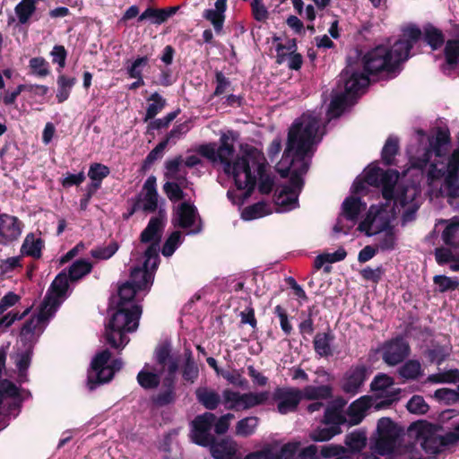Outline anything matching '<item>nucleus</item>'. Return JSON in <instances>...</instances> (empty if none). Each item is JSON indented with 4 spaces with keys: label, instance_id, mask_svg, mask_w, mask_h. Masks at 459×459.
I'll list each match as a JSON object with an SVG mask.
<instances>
[{
    "label": "nucleus",
    "instance_id": "nucleus-19",
    "mask_svg": "<svg viewBox=\"0 0 459 459\" xmlns=\"http://www.w3.org/2000/svg\"><path fill=\"white\" fill-rule=\"evenodd\" d=\"M158 204V193L156 189V178L149 177L144 182L142 192L134 204V211L154 212Z\"/></svg>",
    "mask_w": 459,
    "mask_h": 459
},
{
    "label": "nucleus",
    "instance_id": "nucleus-57",
    "mask_svg": "<svg viewBox=\"0 0 459 459\" xmlns=\"http://www.w3.org/2000/svg\"><path fill=\"white\" fill-rule=\"evenodd\" d=\"M425 40L433 48H438L444 42V37L440 30L434 27L425 29Z\"/></svg>",
    "mask_w": 459,
    "mask_h": 459
},
{
    "label": "nucleus",
    "instance_id": "nucleus-8",
    "mask_svg": "<svg viewBox=\"0 0 459 459\" xmlns=\"http://www.w3.org/2000/svg\"><path fill=\"white\" fill-rule=\"evenodd\" d=\"M154 357L156 366L151 367L146 364L138 373L137 380L143 388H154L160 383V374L167 372V382L171 385L175 379V375L178 368V359L170 354V350L167 345H161L155 351Z\"/></svg>",
    "mask_w": 459,
    "mask_h": 459
},
{
    "label": "nucleus",
    "instance_id": "nucleus-42",
    "mask_svg": "<svg viewBox=\"0 0 459 459\" xmlns=\"http://www.w3.org/2000/svg\"><path fill=\"white\" fill-rule=\"evenodd\" d=\"M269 213H271V210L266 204L257 203L245 208L241 213V217L245 221H251L264 217Z\"/></svg>",
    "mask_w": 459,
    "mask_h": 459
},
{
    "label": "nucleus",
    "instance_id": "nucleus-2",
    "mask_svg": "<svg viewBox=\"0 0 459 459\" xmlns=\"http://www.w3.org/2000/svg\"><path fill=\"white\" fill-rule=\"evenodd\" d=\"M318 131L319 115L316 112L303 114L289 131L287 147L276 165L281 177L290 175L289 184L281 186L275 195L281 212L298 207V196L303 186L301 176L308 169L313 145L320 141Z\"/></svg>",
    "mask_w": 459,
    "mask_h": 459
},
{
    "label": "nucleus",
    "instance_id": "nucleus-1",
    "mask_svg": "<svg viewBox=\"0 0 459 459\" xmlns=\"http://www.w3.org/2000/svg\"><path fill=\"white\" fill-rule=\"evenodd\" d=\"M399 174L390 169L383 171L376 165H370L364 171V178L357 179L352 185V191L360 194L366 189V185L380 186L385 200V204L370 206L366 217L359 223L358 230L367 236H374L386 230L392 226L396 214L402 212L404 221L414 218L420 207V190L415 184L398 186Z\"/></svg>",
    "mask_w": 459,
    "mask_h": 459
},
{
    "label": "nucleus",
    "instance_id": "nucleus-59",
    "mask_svg": "<svg viewBox=\"0 0 459 459\" xmlns=\"http://www.w3.org/2000/svg\"><path fill=\"white\" fill-rule=\"evenodd\" d=\"M407 409L410 412L415 414H423L428 411L429 406L425 403L423 397L420 395H414L408 402Z\"/></svg>",
    "mask_w": 459,
    "mask_h": 459
},
{
    "label": "nucleus",
    "instance_id": "nucleus-33",
    "mask_svg": "<svg viewBox=\"0 0 459 459\" xmlns=\"http://www.w3.org/2000/svg\"><path fill=\"white\" fill-rule=\"evenodd\" d=\"M198 402L208 410H214L221 403V395L207 387H199L195 391Z\"/></svg>",
    "mask_w": 459,
    "mask_h": 459
},
{
    "label": "nucleus",
    "instance_id": "nucleus-49",
    "mask_svg": "<svg viewBox=\"0 0 459 459\" xmlns=\"http://www.w3.org/2000/svg\"><path fill=\"white\" fill-rule=\"evenodd\" d=\"M170 13L167 12L165 9H154V8H147L138 18L140 22L153 19V22L157 24H160L164 22L169 17Z\"/></svg>",
    "mask_w": 459,
    "mask_h": 459
},
{
    "label": "nucleus",
    "instance_id": "nucleus-26",
    "mask_svg": "<svg viewBox=\"0 0 459 459\" xmlns=\"http://www.w3.org/2000/svg\"><path fill=\"white\" fill-rule=\"evenodd\" d=\"M278 401V411L281 414H287L296 410L301 401V392L296 388H281L275 393Z\"/></svg>",
    "mask_w": 459,
    "mask_h": 459
},
{
    "label": "nucleus",
    "instance_id": "nucleus-46",
    "mask_svg": "<svg viewBox=\"0 0 459 459\" xmlns=\"http://www.w3.org/2000/svg\"><path fill=\"white\" fill-rule=\"evenodd\" d=\"M399 375L405 379H415L422 375L421 365L418 360H409L398 370Z\"/></svg>",
    "mask_w": 459,
    "mask_h": 459
},
{
    "label": "nucleus",
    "instance_id": "nucleus-23",
    "mask_svg": "<svg viewBox=\"0 0 459 459\" xmlns=\"http://www.w3.org/2000/svg\"><path fill=\"white\" fill-rule=\"evenodd\" d=\"M435 231L440 232L445 245L454 248L459 247V218L437 221Z\"/></svg>",
    "mask_w": 459,
    "mask_h": 459
},
{
    "label": "nucleus",
    "instance_id": "nucleus-18",
    "mask_svg": "<svg viewBox=\"0 0 459 459\" xmlns=\"http://www.w3.org/2000/svg\"><path fill=\"white\" fill-rule=\"evenodd\" d=\"M371 390L378 398H383V403L389 405L397 400L400 389L394 387L393 377L386 374L377 375L370 384Z\"/></svg>",
    "mask_w": 459,
    "mask_h": 459
},
{
    "label": "nucleus",
    "instance_id": "nucleus-6",
    "mask_svg": "<svg viewBox=\"0 0 459 459\" xmlns=\"http://www.w3.org/2000/svg\"><path fill=\"white\" fill-rule=\"evenodd\" d=\"M340 82L343 83L344 92L333 97L327 111L328 119L339 117L350 104H352L353 99L363 92L369 80L365 73L358 71L357 65L350 64L341 74Z\"/></svg>",
    "mask_w": 459,
    "mask_h": 459
},
{
    "label": "nucleus",
    "instance_id": "nucleus-32",
    "mask_svg": "<svg viewBox=\"0 0 459 459\" xmlns=\"http://www.w3.org/2000/svg\"><path fill=\"white\" fill-rule=\"evenodd\" d=\"M273 451V459H300L299 453L300 443L289 442L282 446H279L277 443L270 444Z\"/></svg>",
    "mask_w": 459,
    "mask_h": 459
},
{
    "label": "nucleus",
    "instance_id": "nucleus-44",
    "mask_svg": "<svg viewBox=\"0 0 459 459\" xmlns=\"http://www.w3.org/2000/svg\"><path fill=\"white\" fill-rule=\"evenodd\" d=\"M341 431L340 427L325 424L310 434L311 439L317 442H324L331 439Z\"/></svg>",
    "mask_w": 459,
    "mask_h": 459
},
{
    "label": "nucleus",
    "instance_id": "nucleus-5",
    "mask_svg": "<svg viewBox=\"0 0 459 459\" xmlns=\"http://www.w3.org/2000/svg\"><path fill=\"white\" fill-rule=\"evenodd\" d=\"M421 36L420 30L416 26H408L403 30V38L396 41L390 49L386 46H378L370 50L363 58L365 72L377 74L379 72H393L410 55L414 43Z\"/></svg>",
    "mask_w": 459,
    "mask_h": 459
},
{
    "label": "nucleus",
    "instance_id": "nucleus-15",
    "mask_svg": "<svg viewBox=\"0 0 459 459\" xmlns=\"http://www.w3.org/2000/svg\"><path fill=\"white\" fill-rule=\"evenodd\" d=\"M215 419L213 413L205 412L193 420L191 439L194 443L202 446H208L214 441V437L210 431Z\"/></svg>",
    "mask_w": 459,
    "mask_h": 459
},
{
    "label": "nucleus",
    "instance_id": "nucleus-53",
    "mask_svg": "<svg viewBox=\"0 0 459 459\" xmlns=\"http://www.w3.org/2000/svg\"><path fill=\"white\" fill-rule=\"evenodd\" d=\"M433 397L446 404L455 403L459 401V394L457 390L450 388H439L435 391Z\"/></svg>",
    "mask_w": 459,
    "mask_h": 459
},
{
    "label": "nucleus",
    "instance_id": "nucleus-27",
    "mask_svg": "<svg viewBox=\"0 0 459 459\" xmlns=\"http://www.w3.org/2000/svg\"><path fill=\"white\" fill-rule=\"evenodd\" d=\"M373 405V398L364 395L352 402L348 407L345 414L349 426L359 424L366 416L367 411Z\"/></svg>",
    "mask_w": 459,
    "mask_h": 459
},
{
    "label": "nucleus",
    "instance_id": "nucleus-58",
    "mask_svg": "<svg viewBox=\"0 0 459 459\" xmlns=\"http://www.w3.org/2000/svg\"><path fill=\"white\" fill-rule=\"evenodd\" d=\"M398 150V142L395 138L387 139L382 150V159L386 164H390Z\"/></svg>",
    "mask_w": 459,
    "mask_h": 459
},
{
    "label": "nucleus",
    "instance_id": "nucleus-20",
    "mask_svg": "<svg viewBox=\"0 0 459 459\" xmlns=\"http://www.w3.org/2000/svg\"><path fill=\"white\" fill-rule=\"evenodd\" d=\"M166 224V212L160 211L159 215L152 217L147 227L143 230L141 234V241L143 243H151L148 247H152L156 245L158 251L160 250V240L162 236V232Z\"/></svg>",
    "mask_w": 459,
    "mask_h": 459
},
{
    "label": "nucleus",
    "instance_id": "nucleus-51",
    "mask_svg": "<svg viewBox=\"0 0 459 459\" xmlns=\"http://www.w3.org/2000/svg\"><path fill=\"white\" fill-rule=\"evenodd\" d=\"M142 290H138L134 284L130 281H127L122 284L118 290L119 302L118 304H125L126 306H130L128 304L131 301L138 291Z\"/></svg>",
    "mask_w": 459,
    "mask_h": 459
},
{
    "label": "nucleus",
    "instance_id": "nucleus-7",
    "mask_svg": "<svg viewBox=\"0 0 459 459\" xmlns=\"http://www.w3.org/2000/svg\"><path fill=\"white\" fill-rule=\"evenodd\" d=\"M141 314L142 308L139 306L117 304V311L106 327L107 342L114 348H124L129 342L126 333L137 329Z\"/></svg>",
    "mask_w": 459,
    "mask_h": 459
},
{
    "label": "nucleus",
    "instance_id": "nucleus-24",
    "mask_svg": "<svg viewBox=\"0 0 459 459\" xmlns=\"http://www.w3.org/2000/svg\"><path fill=\"white\" fill-rule=\"evenodd\" d=\"M68 290V276L65 273H60L51 284L50 290L45 297L43 302L48 299L49 309L56 311L58 307L64 301L66 291Z\"/></svg>",
    "mask_w": 459,
    "mask_h": 459
},
{
    "label": "nucleus",
    "instance_id": "nucleus-61",
    "mask_svg": "<svg viewBox=\"0 0 459 459\" xmlns=\"http://www.w3.org/2000/svg\"><path fill=\"white\" fill-rule=\"evenodd\" d=\"M380 235L379 247L382 249H392L395 244V234L393 226H390L386 230H383Z\"/></svg>",
    "mask_w": 459,
    "mask_h": 459
},
{
    "label": "nucleus",
    "instance_id": "nucleus-55",
    "mask_svg": "<svg viewBox=\"0 0 459 459\" xmlns=\"http://www.w3.org/2000/svg\"><path fill=\"white\" fill-rule=\"evenodd\" d=\"M118 247L116 243H110L105 247H98L91 251V255L96 260H107L115 255Z\"/></svg>",
    "mask_w": 459,
    "mask_h": 459
},
{
    "label": "nucleus",
    "instance_id": "nucleus-34",
    "mask_svg": "<svg viewBox=\"0 0 459 459\" xmlns=\"http://www.w3.org/2000/svg\"><path fill=\"white\" fill-rule=\"evenodd\" d=\"M435 258L438 264H449L453 272H459V252L454 254L448 247H437L435 250Z\"/></svg>",
    "mask_w": 459,
    "mask_h": 459
},
{
    "label": "nucleus",
    "instance_id": "nucleus-60",
    "mask_svg": "<svg viewBox=\"0 0 459 459\" xmlns=\"http://www.w3.org/2000/svg\"><path fill=\"white\" fill-rule=\"evenodd\" d=\"M21 267V259L19 256L9 257L3 260L0 264V274L3 277H8L15 269Z\"/></svg>",
    "mask_w": 459,
    "mask_h": 459
},
{
    "label": "nucleus",
    "instance_id": "nucleus-29",
    "mask_svg": "<svg viewBox=\"0 0 459 459\" xmlns=\"http://www.w3.org/2000/svg\"><path fill=\"white\" fill-rule=\"evenodd\" d=\"M209 446L214 459H238L234 456L238 451V445L230 438L222 439L216 443L212 441Z\"/></svg>",
    "mask_w": 459,
    "mask_h": 459
},
{
    "label": "nucleus",
    "instance_id": "nucleus-50",
    "mask_svg": "<svg viewBox=\"0 0 459 459\" xmlns=\"http://www.w3.org/2000/svg\"><path fill=\"white\" fill-rule=\"evenodd\" d=\"M182 241L183 237L180 231L172 232L163 245L162 255L167 257L171 256Z\"/></svg>",
    "mask_w": 459,
    "mask_h": 459
},
{
    "label": "nucleus",
    "instance_id": "nucleus-14",
    "mask_svg": "<svg viewBox=\"0 0 459 459\" xmlns=\"http://www.w3.org/2000/svg\"><path fill=\"white\" fill-rule=\"evenodd\" d=\"M50 299L47 302H42L39 313L23 325L21 331V338L22 341L33 342L43 333L49 319L56 313L55 310L49 309V303H48Z\"/></svg>",
    "mask_w": 459,
    "mask_h": 459
},
{
    "label": "nucleus",
    "instance_id": "nucleus-21",
    "mask_svg": "<svg viewBox=\"0 0 459 459\" xmlns=\"http://www.w3.org/2000/svg\"><path fill=\"white\" fill-rule=\"evenodd\" d=\"M408 343L401 338L394 339L385 343L382 350L384 361L389 366H395L409 355Z\"/></svg>",
    "mask_w": 459,
    "mask_h": 459
},
{
    "label": "nucleus",
    "instance_id": "nucleus-40",
    "mask_svg": "<svg viewBox=\"0 0 459 459\" xmlns=\"http://www.w3.org/2000/svg\"><path fill=\"white\" fill-rule=\"evenodd\" d=\"M76 82V79L66 77L65 75H59L57 78V91L56 100L58 103H63L68 100L72 88Z\"/></svg>",
    "mask_w": 459,
    "mask_h": 459
},
{
    "label": "nucleus",
    "instance_id": "nucleus-12",
    "mask_svg": "<svg viewBox=\"0 0 459 459\" xmlns=\"http://www.w3.org/2000/svg\"><path fill=\"white\" fill-rule=\"evenodd\" d=\"M400 429L389 418H381L377 421V437L372 448L381 455L391 454L395 448Z\"/></svg>",
    "mask_w": 459,
    "mask_h": 459
},
{
    "label": "nucleus",
    "instance_id": "nucleus-43",
    "mask_svg": "<svg viewBox=\"0 0 459 459\" xmlns=\"http://www.w3.org/2000/svg\"><path fill=\"white\" fill-rule=\"evenodd\" d=\"M91 264L84 259L75 261L69 268V279L77 281L91 273Z\"/></svg>",
    "mask_w": 459,
    "mask_h": 459
},
{
    "label": "nucleus",
    "instance_id": "nucleus-63",
    "mask_svg": "<svg viewBox=\"0 0 459 459\" xmlns=\"http://www.w3.org/2000/svg\"><path fill=\"white\" fill-rule=\"evenodd\" d=\"M163 188L166 195L171 201L177 202L185 198L183 191L178 183L167 182Z\"/></svg>",
    "mask_w": 459,
    "mask_h": 459
},
{
    "label": "nucleus",
    "instance_id": "nucleus-16",
    "mask_svg": "<svg viewBox=\"0 0 459 459\" xmlns=\"http://www.w3.org/2000/svg\"><path fill=\"white\" fill-rule=\"evenodd\" d=\"M368 377V368L363 365L351 367L342 376L340 385L342 390L351 395L358 394Z\"/></svg>",
    "mask_w": 459,
    "mask_h": 459
},
{
    "label": "nucleus",
    "instance_id": "nucleus-47",
    "mask_svg": "<svg viewBox=\"0 0 459 459\" xmlns=\"http://www.w3.org/2000/svg\"><path fill=\"white\" fill-rule=\"evenodd\" d=\"M35 4V1L22 0V2L16 5L15 13L21 23L27 22V21L32 15L36 8Z\"/></svg>",
    "mask_w": 459,
    "mask_h": 459
},
{
    "label": "nucleus",
    "instance_id": "nucleus-4",
    "mask_svg": "<svg viewBox=\"0 0 459 459\" xmlns=\"http://www.w3.org/2000/svg\"><path fill=\"white\" fill-rule=\"evenodd\" d=\"M235 140V134L228 132L221 136L219 147L214 143L204 144L199 147L198 152L212 162L221 163L223 171L233 178L238 190L243 191L238 196L239 200L233 202L240 204L254 190L257 177L263 171L264 159L257 150L251 149L241 157L232 160Z\"/></svg>",
    "mask_w": 459,
    "mask_h": 459
},
{
    "label": "nucleus",
    "instance_id": "nucleus-10",
    "mask_svg": "<svg viewBox=\"0 0 459 459\" xmlns=\"http://www.w3.org/2000/svg\"><path fill=\"white\" fill-rule=\"evenodd\" d=\"M110 352L105 350L93 358L88 377L91 389L93 388V383L102 384L110 381L115 373L121 369L123 362L117 359L110 360Z\"/></svg>",
    "mask_w": 459,
    "mask_h": 459
},
{
    "label": "nucleus",
    "instance_id": "nucleus-37",
    "mask_svg": "<svg viewBox=\"0 0 459 459\" xmlns=\"http://www.w3.org/2000/svg\"><path fill=\"white\" fill-rule=\"evenodd\" d=\"M258 424L259 419L257 417H246L237 422L235 434L243 437L252 436L255 432Z\"/></svg>",
    "mask_w": 459,
    "mask_h": 459
},
{
    "label": "nucleus",
    "instance_id": "nucleus-30",
    "mask_svg": "<svg viewBox=\"0 0 459 459\" xmlns=\"http://www.w3.org/2000/svg\"><path fill=\"white\" fill-rule=\"evenodd\" d=\"M344 404L345 401L340 398L327 406L325 412V423L338 427L341 424L347 423L346 414H343L341 411Z\"/></svg>",
    "mask_w": 459,
    "mask_h": 459
},
{
    "label": "nucleus",
    "instance_id": "nucleus-28",
    "mask_svg": "<svg viewBox=\"0 0 459 459\" xmlns=\"http://www.w3.org/2000/svg\"><path fill=\"white\" fill-rule=\"evenodd\" d=\"M226 10L227 0H216L213 8L204 11L203 17L212 24L217 34L222 32Z\"/></svg>",
    "mask_w": 459,
    "mask_h": 459
},
{
    "label": "nucleus",
    "instance_id": "nucleus-22",
    "mask_svg": "<svg viewBox=\"0 0 459 459\" xmlns=\"http://www.w3.org/2000/svg\"><path fill=\"white\" fill-rule=\"evenodd\" d=\"M365 208L366 204L362 203L359 198L353 196L346 198L342 204V215L333 227V230L335 232L347 233L348 230H345L344 226L342 225V220L345 219L353 224L359 213ZM349 228L350 226H347V229Z\"/></svg>",
    "mask_w": 459,
    "mask_h": 459
},
{
    "label": "nucleus",
    "instance_id": "nucleus-56",
    "mask_svg": "<svg viewBox=\"0 0 459 459\" xmlns=\"http://www.w3.org/2000/svg\"><path fill=\"white\" fill-rule=\"evenodd\" d=\"M446 59L449 65L459 63V39L448 40L445 48Z\"/></svg>",
    "mask_w": 459,
    "mask_h": 459
},
{
    "label": "nucleus",
    "instance_id": "nucleus-48",
    "mask_svg": "<svg viewBox=\"0 0 459 459\" xmlns=\"http://www.w3.org/2000/svg\"><path fill=\"white\" fill-rule=\"evenodd\" d=\"M149 105L146 110L145 121L153 118L165 107V100L158 93H153L149 99Z\"/></svg>",
    "mask_w": 459,
    "mask_h": 459
},
{
    "label": "nucleus",
    "instance_id": "nucleus-25",
    "mask_svg": "<svg viewBox=\"0 0 459 459\" xmlns=\"http://www.w3.org/2000/svg\"><path fill=\"white\" fill-rule=\"evenodd\" d=\"M22 231V223L7 214L0 215V243L7 244L17 239Z\"/></svg>",
    "mask_w": 459,
    "mask_h": 459
},
{
    "label": "nucleus",
    "instance_id": "nucleus-54",
    "mask_svg": "<svg viewBox=\"0 0 459 459\" xmlns=\"http://www.w3.org/2000/svg\"><path fill=\"white\" fill-rule=\"evenodd\" d=\"M433 281L440 292L454 290L459 286V281L456 278L446 275H436Z\"/></svg>",
    "mask_w": 459,
    "mask_h": 459
},
{
    "label": "nucleus",
    "instance_id": "nucleus-41",
    "mask_svg": "<svg viewBox=\"0 0 459 459\" xmlns=\"http://www.w3.org/2000/svg\"><path fill=\"white\" fill-rule=\"evenodd\" d=\"M184 380L194 383L199 375L198 367L192 358V352L188 350L185 351V365L182 371Z\"/></svg>",
    "mask_w": 459,
    "mask_h": 459
},
{
    "label": "nucleus",
    "instance_id": "nucleus-13",
    "mask_svg": "<svg viewBox=\"0 0 459 459\" xmlns=\"http://www.w3.org/2000/svg\"><path fill=\"white\" fill-rule=\"evenodd\" d=\"M222 397L227 409L241 411L264 403L268 399L269 394L267 392L240 394L226 389L222 393Z\"/></svg>",
    "mask_w": 459,
    "mask_h": 459
},
{
    "label": "nucleus",
    "instance_id": "nucleus-36",
    "mask_svg": "<svg viewBox=\"0 0 459 459\" xmlns=\"http://www.w3.org/2000/svg\"><path fill=\"white\" fill-rule=\"evenodd\" d=\"M300 392L302 399L318 400L332 397L333 389L330 385H307L300 390Z\"/></svg>",
    "mask_w": 459,
    "mask_h": 459
},
{
    "label": "nucleus",
    "instance_id": "nucleus-52",
    "mask_svg": "<svg viewBox=\"0 0 459 459\" xmlns=\"http://www.w3.org/2000/svg\"><path fill=\"white\" fill-rule=\"evenodd\" d=\"M367 437L364 432L354 431L346 437L345 444L352 451H359L366 446Z\"/></svg>",
    "mask_w": 459,
    "mask_h": 459
},
{
    "label": "nucleus",
    "instance_id": "nucleus-11",
    "mask_svg": "<svg viewBox=\"0 0 459 459\" xmlns=\"http://www.w3.org/2000/svg\"><path fill=\"white\" fill-rule=\"evenodd\" d=\"M158 264V247L154 245L145 250L144 262L141 266L134 267L132 270L129 281L134 284L138 290H150Z\"/></svg>",
    "mask_w": 459,
    "mask_h": 459
},
{
    "label": "nucleus",
    "instance_id": "nucleus-35",
    "mask_svg": "<svg viewBox=\"0 0 459 459\" xmlns=\"http://www.w3.org/2000/svg\"><path fill=\"white\" fill-rule=\"evenodd\" d=\"M275 50L277 53V63H285L288 57L297 50L296 41L294 39H286L283 41L280 38H273Z\"/></svg>",
    "mask_w": 459,
    "mask_h": 459
},
{
    "label": "nucleus",
    "instance_id": "nucleus-3",
    "mask_svg": "<svg viewBox=\"0 0 459 459\" xmlns=\"http://www.w3.org/2000/svg\"><path fill=\"white\" fill-rule=\"evenodd\" d=\"M417 139L421 148L411 146L408 155L411 168L425 169L429 185L434 188L435 181L443 178L439 195L451 200L459 197V147L451 155L446 157L449 147V134L438 130L432 138L427 137L422 131L417 132Z\"/></svg>",
    "mask_w": 459,
    "mask_h": 459
},
{
    "label": "nucleus",
    "instance_id": "nucleus-39",
    "mask_svg": "<svg viewBox=\"0 0 459 459\" xmlns=\"http://www.w3.org/2000/svg\"><path fill=\"white\" fill-rule=\"evenodd\" d=\"M109 172L108 167L101 163H92L90 166L88 176L92 181L93 191L100 186L101 181L108 176Z\"/></svg>",
    "mask_w": 459,
    "mask_h": 459
},
{
    "label": "nucleus",
    "instance_id": "nucleus-64",
    "mask_svg": "<svg viewBox=\"0 0 459 459\" xmlns=\"http://www.w3.org/2000/svg\"><path fill=\"white\" fill-rule=\"evenodd\" d=\"M273 451L270 444L264 446L261 450L254 451L247 454L242 459H273Z\"/></svg>",
    "mask_w": 459,
    "mask_h": 459
},
{
    "label": "nucleus",
    "instance_id": "nucleus-38",
    "mask_svg": "<svg viewBox=\"0 0 459 459\" xmlns=\"http://www.w3.org/2000/svg\"><path fill=\"white\" fill-rule=\"evenodd\" d=\"M333 340L332 334L328 333H316L314 339V347L317 354L322 357H327L332 354L331 343Z\"/></svg>",
    "mask_w": 459,
    "mask_h": 459
},
{
    "label": "nucleus",
    "instance_id": "nucleus-17",
    "mask_svg": "<svg viewBox=\"0 0 459 459\" xmlns=\"http://www.w3.org/2000/svg\"><path fill=\"white\" fill-rule=\"evenodd\" d=\"M173 222L175 226L186 229L188 234H195L201 230L196 208L188 203H182L177 207Z\"/></svg>",
    "mask_w": 459,
    "mask_h": 459
},
{
    "label": "nucleus",
    "instance_id": "nucleus-31",
    "mask_svg": "<svg viewBox=\"0 0 459 459\" xmlns=\"http://www.w3.org/2000/svg\"><path fill=\"white\" fill-rule=\"evenodd\" d=\"M44 247L41 238L34 233L26 235L21 247V253L23 255L39 258Z\"/></svg>",
    "mask_w": 459,
    "mask_h": 459
},
{
    "label": "nucleus",
    "instance_id": "nucleus-45",
    "mask_svg": "<svg viewBox=\"0 0 459 459\" xmlns=\"http://www.w3.org/2000/svg\"><path fill=\"white\" fill-rule=\"evenodd\" d=\"M30 74L37 77H46L49 74V65L42 56L32 57L29 62Z\"/></svg>",
    "mask_w": 459,
    "mask_h": 459
},
{
    "label": "nucleus",
    "instance_id": "nucleus-9",
    "mask_svg": "<svg viewBox=\"0 0 459 459\" xmlns=\"http://www.w3.org/2000/svg\"><path fill=\"white\" fill-rule=\"evenodd\" d=\"M410 434L420 444L422 450L429 455L440 453L442 449L459 440V425L453 431L441 436L437 434L435 425L428 422H418L411 426Z\"/></svg>",
    "mask_w": 459,
    "mask_h": 459
},
{
    "label": "nucleus",
    "instance_id": "nucleus-62",
    "mask_svg": "<svg viewBox=\"0 0 459 459\" xmlns=\"http://www.w3.org/2000/svg\"><path fill=\"white\" fill-rule=\"evenodd\" d=\"M148 61L149 59L146 56L136 58L126 68L129 77H142L143 70L148 65Z\"/></svg>",
    "mask_w": 459,
    "mask_h": 459
}]
</instances>
